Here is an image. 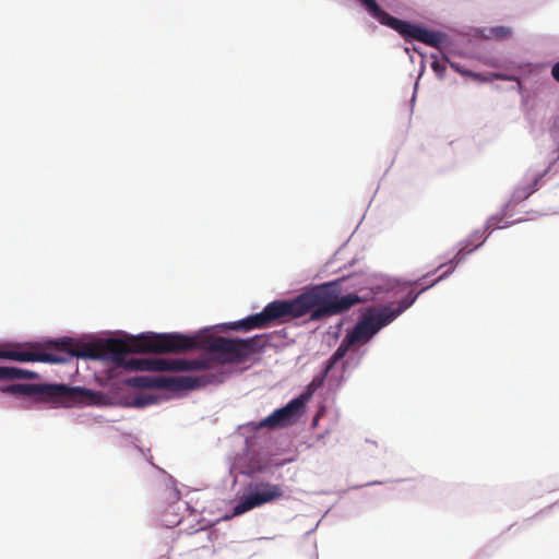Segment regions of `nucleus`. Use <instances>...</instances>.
Returning <instances> with one entry per match:
<instances>
[{"mask_svg":"<svg viewBox=\"0 0 559 559\" xmlns=\"http://www.w3.org/2000/svg\"><path fill=\"white\" fill-rule=\"evenodd\" d=\"M395 289V282L377 273H353L310 286L311 319L340 314L367 301H383Z\"/></svg>","mask_w":559,"mask_h":559,"instance_id":"nucleus-1","label":"nucleus"},{"mask_svg":"<svg viewBox=\"0 0 559 559\" xmlns=\"http://www.w3.org/2000/svg\"><path fill=\"white\" fill-rule=\"evenodd\" d=\"M488 233L483 229H475L466 239L459 242V246H463L464 248L468 249L471 246H473L476 241L480 243L483 238L487 236ZM490 235V231H489Z\"/></svg>","mask_w":559,"mask_h":559,"instance_id":"nucleus-30","label":"nucleus"},{"mask_svg":"<svg viewBox=\"0 0 559 559\" xmlns=\"http://www.w3.org/2000/svg\"><path fill=\"white\" fill-rule=\"evenodd\" d=\"M420 63H421V69H424V67H425V66H424V58L420 60ZM420 72H423V70H420ZM420 74H421V73H419V75H420Z\"/></svg>","mask_w":559,"mask_h":559,"instance_id":"nucleus-44","label":"nucleus"},{"mask_svg":"<svg viewBox=\"0 0 559 559\" xmlns=\"http://www.w3.org/2000/svg\"><path fill=\"white\" fill-rule=\"evenodd\" d=\"M551 75L559 83V60L552 64Z\"/></svg>","mask_w":559,"mask_h":559,"instance_id":"nucleus-37","label":"nucleus"},{"mask_svg":"<svg viewBox=\"0 0 559 559\" xmlns=\"http://www.w3.org/2000/svg\"><path fill=\"white\" fill-rule=\"evenodd\" d=\"M141 333L133 335L127 332H117L115 336L103 337L98 334H83V342L91 346L90 353L83 356L95 361H108L118 368L132 371H173V360L164 358H136L132 353H158L157 350L136 349L135 345L142 341Z\"/></svg>","mask_w":559,"mask_h":559,"instance_id":"nucleus-3","label":"nucleus"},{"mask_svg":"<svg viewBox=\"0 0 559 559\" xmlns=\"http://www.w3.org/2000/svg\"><path fill=\"white\" fill-rule=\"evenodd\" d=\"M512 216H513V213L510 212V211H508V214H503V206H502L500 213L491 215L486 221L485 226H484V230L486 231V234L489 233V231L491 234L493 230L497 229L495 227L502 222V218L512 217Z\"/></svg>","mask_w":559,"mask_h":559,"instance_id":"nucleus-25","label":"nucleus"},{"mask_svg":"<svg viewBox=\"0 0 559 559\" xmlns=\"http://www.w3.org/2000/svg\"><path fill=\"white\" fill-rule=\"evenodd\" d=\"M381 484H382V481H380V480H372V481H368L364 485H354L349 489H358L361 487H369V486L381 485Z\"/></svg>","mask_w":559,"mask_h":559,"instance_id":"nucleus-38","label":"nucleus"},{"mask_svg":"<svg viewBox=\"0 0 559 559\" xmlns=\"http://www.w3.org/2000/svg\"><path fill=\"white\" fill-rule=\"evenodd\" d=\"M511 35V28L508 26H493L488 29V37L495 36L499 38H503Z\"/></svg>","mask_w":559,"mask_h":559,"instance_id":"nucleus-34","label":"nucleus"},{"mask_svg":"<svg viewBox=\"0 0 559 559\" xmlns=\"http://www.w3.org/2000/svg\"><path fill=\"white\" fill-rule=\"evenodd\" d=\"M159 397L153 393H140L134 396L132 405L138 408L154 405L158 402Z\"/></svg>","mask_w":559,"mask_h":559,"instance_id":"nucleus-24","label":"nucleus"},{"mask_svg":"<svg viewBox=\"0 0 559 559\" xmlns=\"http://www.w3.org/2000/svg\"><path fill=\"white\" fill-rule=\"evenodd\" d=\"M342 353V350H334L333 354L324 361L322 369L310 381L312 386H316L318 390L323 386L328 376L332 372L335 365L343 359Z\"/></svg>","mask_w":559,"mask_h":559,"instance_id":"nucleus-18","label":"nucleus"},{"mask_svg":"<svg viewBox=\"0 0 559 559\" xmlns=\"http://www.w3.org/2000/svg\"><path fill=\"white\" fill-rule=\"evenodd\" d=\"M0 391L14 396L48 399L64 407H69L94 394L92 390L85 386L52 382L9 383L0 386Z\"/></svg>","mask_w":559,"mask_h":559,"instance_id":"nucleus-6","label":"nucleus"},{"mask_svg":"<svg viewBox=\"0 0 559 559\" xmlns=\"http://www.w3.org/2000/svg\"><path fill=\"white\" fill-rule=\"evenodd\" d=\"M367 349L361 348L360 345L350 347L346 356L341 360L343 361L344 369H354L361 362L362 357L366 355Z\"/></svg>","mask_w":559,"mask_h":559,"instance_id":"nucleus-22","label":"nucleus"},{"mask_svg":"<svg viewBox=\"0 0 559 559\" xmlns=\"http://www.w3.org/2000/svg\"><path fill=\"white\" fill-rule=\"evenodd\" d=\"M502 79H504L507 81H515L516 80V78L514 75L502 76Z\"/></svg>","mask_w":559,"mask_h":559,"instance_id":"nucleus-41","label":"nucleus"},{"mask_svg":"<svg viewBox=\"0 0 559 559\" xmlns=\"http://www.w3.org/2000/svg\"><path fill=\"white\" fill-rule=\"evenodd\" d=\"M365 12L381 25L395 31L405 41H419L441 50L451 45L450 36L441 31L407 20L399 19L384 10L377 0H358Z\"/></svg>","mask_w":559,"mask_h":559,"instance_id":"nucleus-4","label":"nucleus"},{"mask_svg":"<svg viewBox=\"0 0 559 559\" xmlns=\"http://www.w3.org/2000/svg\"><path fill=\"white\" fill-rule=\"evenodd\" d=\"M489 238V234L487 236H485L483 238V240L480 241V243H477L475 245L473 248H469V249H466L464 248L463 246H459V250L457 252L454 254L453 258H451L448 262H443V263H440L436 269L435 271H439L441 270L442 267H444L445 265H451L453 269H456V266L462 262L464 261V259L473 253L474 251H476L478 248H480L485 241Z\"/></svg>","mask_w":559,"mask_h":559,"instance_id":"nucleus-21","label":"nucleus"},{"mask_svg":"<svg viewBox=\"0 0 559 559\" xmlns=\"http://www.w3.org/2000/svg\"><path fill=\"white\" fill-rule=\"evenodd\" d=\"M44 344L53 345V350L34 353L19 346H8L0 348V359L19 362L39 361L48 364H66L70 362L73 358L90 360V358L83 356L84 353H90L91 350V346L84 344L83 335L79 338L69 336L46 338Z\"/></svg>","mask_w":559,"mask_h":559,"instance_id":"nucleus-5","label":"nucleus"},{"mask_svg":"<svg viewBox=\"0 0 559 559\" xmlns=\"http://www.w3.org/2000/svg\"><path fill=\"white\" fill-rule=\"evenodd\" d=\"M214 331H222L216 325L204 326L189 333L142 332V341L135 345L136 349L157 352H188L205 348L211 367L221 366L226 372V380L230 376L228 364L246 361L241 338L215 336Z\"/></svg>","mask_w":559,"mask_h":559,"instance_id":"nucleus-2","label":"nucleus"},{"mask_svg":"<svg viewBox=\"0 0 559 559\" xmlns=\"http://www.w3.org/2000/svg\"><path fill=\"white\" fill-rule=\"evenodd\" d=\"M318 391L316 386H312V384L309 382L305 390L297 396L293 397L292 400H298L301 403L300 412L304 414L306 412V404L311 399V396Z\"/></svg>","mask_w":559,"mask_h":559,"instance_id":"nucleus-28","label":"nucleus"},{"mask_svg":"<svg viewBox=\"0 0 559 559\" xmlns=\"http://www.w3.org/2000/svg\"><path fill=\"white\" fill-rule=\"evenodd\" d=\"M427 289H419V290H415V289H411L402 299L401 301L399 302V305L396 307H393V310L395 311V313L397 314V317H400L403 312H405L408 308H411L415 302L416 300L418 299V297L425 293Z\"/></svg>","mask_w":559,"mask_h":559,"instance_id":"nucleus-23","label":"nucleus"},{"mask_svg":"<svg viewBox=\"0 0 559 559\" xmlns=\"http://www.w3.org/2000/svg\"><path fill=\"white\" fill-rule=\"evenodd\" d=\"M38 378V373L15 366H0V380H26Z\"/></svg>","mask_w":559,"mask_h":559,"instance_id":"nucleus-19","label":"nucleus"},{"mask_svg":"<svg viewBox=\"0 0 559 559\" xmlns=\"http://www.w3.org/2000/svg\"><path fill=\"white\" fill-rule=\"evenodd\" d=\"M252 442L253 436H245V448L240 459V473L249 477L265 469V460L261 453L251 449Z\"/></svg>","mask_w":559,"mask_h":559,"instance_id":"nucleus-13","label":"nucleus"},{"mask_svg":"<svg viewBox=\"0 0 559 559\" xmlns=\"http://www.w3.org/2000/svg\"><path fill=\"white\" fill-rule=\"evenodd\" d=\"M209 379L201 377H165V374H138L129 377L124 383L134 389H158L182 396L202 389Z\"/></svg>","mask_w":559,"mask_h":559,"instance_id":"nucleus-7","label":"nucleus"},{"mask_svg":"<svg viewBox=\"0 0 559 559\" xmlns=\"http://www.w3.org/2000/svg\"><path fill=\"white\" fill-rule=\"evenodd\" d=\"M284 495L280 485L269 481H252L233 508L231 516L241 515L252 509L273 502Z\"/></svg>","mask_w":559,"mask_h":559,"instance_id":"nucleus-8","label":"nucleus"},{"mask_svg":"<svg viewBox=\"0 0 559 559\" xmlns=\"http://www.w3.org/2000/svg\"><path fill=\"white\" fill-rule=\"evenodd\" d=\"M300 406L301 403L298 400H289L285 405L261 419L259 425L266 426L271 430L292 426L304 415L300 412Z\"/></svg>","mask_w":559,"mask_h":559,"instance_id":"nucleus-11","label":"nucleus"},{"mask_svg":"<svg viewBox=\"0 0 559 559\" xmlns=\"http://www.w3.org/2000/svg\"><path fill=\"white\" fill-rule=\"evenodd\" d=\"M260 421H249L243 425L238 426V431L240 435L245 436L246 432L254 433L257 430L261 428H266V426H260Z\"/></svg>","mask_w":559,"mask_h":559,"instance_id":"nucleus-33","label":"nucleus"},{"mask_svg":"<svg viewBox=\"0 0 559 559\" xmlns=\"http://www.w3.org/2000/svg\"><path fill=\"white\" fill-rule=\"evenodd\" d=\"M378 333L371 324L366 320V318L360 313L358 320L354 324V326L347 331L341 344L337 346L335 352L342 350V357L344 358L350 347L355 345H365L369 343Z\"/></svg>","mask_w":559,"mask_h":559,"instance_id":"nucleus-12","label":"nucleus"},{"mask_svg":"<svg viewBox=\"0 0 559 559\" xmlns=\"http://www.w3.org/2000/svg\"><path fill=\"white\" fill-rule=\"evenodd\" d=\"M173 371L178 372H191L199 371L198 374H179L178 377H201L209 379L206 383L202 385L205 388L206 385H218L226 381V372L223 367L214 366L211 367L206 350L197 357L192 358H176L173 359ZM165 377H170L169 374H165Z\"/></svg>","mask_w":559,"mask_h":559,"instance_id":"nucleus-10","label":"nucleus"},{"mask_svg":"<svg viewBox=\"0 0 559 559\" xmlns=\"http://www.w3.org/2000/svg\"><path fill=\"white\" fill-rule=\"evenodd\" d=\"M437 271H430V272H427L426 274H424L421 277L417 278V280H408V281H404V282H401V281H397L395 278H392L394 282H395V287L396 286H401L403 288L405 287H417L418 290L421 289V288H425V284L423 283L425 278L431 276L432 274H435Z\"/></svg>","mask_w":559,"mask_h":559,"instance_id":"nucleus-26","label":"nucleus"},{"mask_svg":"<svg viewBox=\"0 0 559 559\" xmlns=\"http://www.w3.org/2000/svg\"><path fill=\"white\" fill-rule=\"evenodd\" d=\"M187 504V510H189L190 512H194V510L190 507L189 503H186Z\"/></svg>","mask_w":559,"mask_h":559,"instance_id":"nucleus-43","label":"nucleus"},{"mask_svg":"<svg viewBox=\"0 0 559 559\" xmlns=\"http://www.w3.org/2000/svg\"><path fill=\"white\" fill-rule=\"evenodd\" d=\"M310 287L292 299H276L269 302L262 310L267 326L282 318H300L307 313L311 314Z\"/></svg>","mask_w":559,"mask_h":559,"instance_id":"nucleus-9","label":"nucleus"},{"mask_svg":"<svg viewBox=\"0 0 559 559\" xmlns=\"http://www.w3.org/2000/svg\"><path fill=\"white\" fill-rule=\"evenodd\" d=\"M318 391L316 386H312V384L309 382L305 390L297 396L293 397L292 400H298L301 403L300 412L304 414L306 412V404L311 399V396Z\"/></svg>","mask_w":559,"mask_h":559,"instance_id":"nucleus-27","label":"nucleus"},{"mask_svg":"<svg viewBox=\"0 0 559 559\" xmlns=\"http://www.w3.org/2000/svg\"><path fill=\"white\" fill-rule=\"evenodd\" d=\"M522 222H525V218H518L513 221H506L504 218H502V222L498 224L495 228L503 229Z\"/></svg>","mask_w":559,"mask_h":559,"instance_id":"nucleus-36","label":"nucleus"},{"mask_svg":"<svg viewBox=\"0 0 559 559\" xmlns=\"http://www.w3.org/2000/svg\"><path fill=\"white\" fill-rule=\"evenodd\" d=\"M361 314L366 318V320L371 324L373 330L379 333L385 326L391 324L395 319H397V314L393 310V307L390 304H384L380 306H368Z\"/></svg>","mask_w":559,"mask_h":559,"instance_id":"nucleus-15","label":"nucleus"},{"mask_svg":"<svg viewBox=\"0 0 559 559\" xmlns=\"http://www.w3.org/2000/svg\"><path fill=\"white\" fill-rule=\"evenodd\" d=\"M550 166L540 173L535 174L526 183L518 186L510 200L503 204V214H508V211L512 212V209L523 201L527 200L537 189L539 181L548 174Z\"/></svg>","mask_w":559,"mask_h":559,"instance_id":"nucleus-14","label":"nucleus"},{"mask_svg":"<svg viewBox=\"0 0 559 559\" xmlns=\"http://www.w3.org/2000/svg\"><path fill=\"white\" fill-rule=\"evenodd\" d=\"M216 326L222 331L237 330L242 332H248L253 329L267 328L261 311L249 314L242 319L233 322L216 324Z\"/></svg>","mask_w":559,"mask_h":559,"instance_id":"nucleus-16","label":"nucleus"},{"mask_svg":"<svg viewBox=\"0 0 559 559\" xmlns=\"http://www.w3.org/2000/svg\"><path fill=\"white\" fill-rule=\"evenodd\" d=\"M431 57L433 59L431 62V69L439 79H443L447 71V66H449L448 62L443 58L442 61L438 60L436 53H432Z\"/></svg>","mask_w":559,"mask_h":559,"instance_id":"nucleus-31","label":"nucleus"},{"mask_svg":"<svg viewBox=\"0 0 559 559\" xmlns=\"http://www.w3.org/2000/svg\"><path fill=\"white\" fill-rule=\"evenodd\" d=\"M412 51H415V52L421 55L420 50L416 46L412 47Z\"/></svg>","mask_w":559,"mask_h":559,"instance_id":"nucleus-42","label":"nucleus"},{"mask_svg":"<svg viewBox=\"0 0 559 559\" xmlns=\"http://www.w3.org/2000/svg\"><path fill=\"white\" fill-rule=\"evenodd\" d=\"M245 358L249 359L251 356L261 354L265 347L271 344V335L267 333L255 334L250 337L241 338Z\"/></svg>","mask_w":559,"mask_h":559,"instance_id":"nucleus-17","label":"nucleus"},{"mask_svg":"<svg viewBox=\"0 0 559 559\" xmlns=\"http://www.w3.org/2000/svg\"><path fill=\"white\" fill-rule=\"evenodd\" d=\"M318 391L316 386H312V384L309 382L305 390L297 396L293 397L292 400H298L301 403L300 412L304 414L306 412V404L311 399V396Z\"/></svg>","mask_w":559,"mask_h":559,"instance_id":"nucleus-29","label":"nucleus"},{"mask_svg":"<svg viewBox=\"0 0 559 559\" xmlns=\"http://www.w3.org/2000/svg\"><path fill=\"white\" fill-rule=\"evenodd\" d=\"M448 269L441 274L439 275L436 280H433L432 282L426 284L425 288L424 289H430L432 288L433 286H436L439 282L448 278L453 272L455 269H453L451 265H447Z\"/></svg>","mask_w":559,"mask_h":559,"instance_id":"nucleus-35","label":"nucleus"},{"mask_svg":"<svg viewBox=\"0 0 559 559\" xmlns=\"http://www.w3.org/2000/svg\"><path fill=\"white\" fill-rule=\"evenodd\" d=\"M404 50H405V52H406V53H408V55H409V59H411V61H412V62H414L413 56L411 55L412 48H409V47H405V48H404Z\"/></svg>","mask_w":559,"mask_h":559,"instance_id":"nucleus-40","label":"nucleus"},{"mask_svg":"<svg viewBox=\"0 0 559 559\" xmlns=\"http://www.w3.org/2000/svg\"><path fill=\"white\" fill-rule=\"evenodd\" d=\"M417 88H418V82L415 83L414 85V93H413V96H412V102L414 103L415 99H416V92H417Z\"/></svg>","mask_w":559,"mask_h":559,"instance_id":"nucleus-39","label":"nucleus"},{"mask_svg":"<svg viewBox=\"0 0 559 559\" xmlns=\"http://www.w3.org/2000/svg\"><path fill=\"white\" fill-rule=\"evenodd\" d=\"M139 451L142 453L143 457L153 466L155 467L157 471H159L160 473L165 474L167 479H168V485L170 486L169 488V496H168V499L173 500V501H178L180 498H181V492L177 486V480L169 474H167L163 468H160L159 466L155 465L154 463H152V454H151V451L150 449H143V448H138Z\"/></svg>","mask_w":559,"mask_h":559,"instance_id":"nucleus-20","label":"nucleus"},{"mask_svg":"<svg viewBox=\"0 0 559 559\" xmlns=\"http://www.w3.org/2000/svg\"><path fill=\"white\" fill-rule=\"evenodd\" d=\"M443 59L448 62V64L457 73L463 76H473L475 75L472 71L465 69L461 63L450 60L447 53H443Z\"/></svg>","mask_w":559,"mask_h":559,"instance_id":"nucleus-32","label":"nucleus"}]
</instances>
